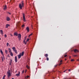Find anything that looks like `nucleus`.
Masks as SVG:
<instances>
[{
  "instance_id": "f257e3e1",
  "label": "nucleus",
  "mask_w": 79,
  "mask_h": 79,
  "mask_svg": "<svg viewBox=\"0 0 79 79\" xmlns=\"http://www.w3.org/2000/svg\"><path fill=\"white\" fill-rule=\"evenodd\" d=\"M24 52H23L22 53H20L19 55H17V56L18 59H20L21 56H23L24 55Z\"/></svg>"
},
{
  "instance_id": "f03ea898",
  "label": "nucleus",
  "mask_w": 79,
  "mask_h": 79,
  "mask_svg": "<svg viewBox=\"0 0 79 79\" xmlns=\"http://www.w3.org/2000/svg\"><path fill=\"white\" fill-rule=\"evenodd\" d=\"M24 6V2H23V1H22V4H20L19 5V7L20 9H22V8Z\"/></svg>"
},
{
  "instance_id": "7ed1b4c3",
  "label": "nucleus",
  "mask_w": 79,
  "mask_h": 79,
  "mask_svg": "<svg viewBox=\"0 0 79 79\" xmlns=\"http://www.w3.org/2000/svg\"><path fill=\"white\" fill-rule=\"evenodd\" d=\"M7 73L8 74V77H10L11 76V72H10V70H9L7 72Z\"/></svg>"
},
{
  "instance_id": "20e7f679",
  "label": "nucleus",
  "mask_w": 79,
  "mask_h": 79,
  "mask_svg": "<svg viewBox=\"0 0 79 79\" xmlns=\"http://www.w3.org/2000/svg\"><path fill=\"white\" fill-rule=\"evenodd\" d=\"M12 49L13 50V51H14V52H15V53H16V54H17V51L16 50V48H15V47H13L12 48Z\"/></svg>"
},
{
  "instance_id": "39448f33",
  "label": "nucleus",
  "mask_w": 79,
  "mask_h": 79,
  "mask_svg": "<svg viewBox=\"0 0 79 79\" xmlns=\"http://www.w3.org/2000/svg\"><path fill=\"white\" fill-rule=\"evenodd\" d=\"M18 38H19V40H21V35L20 34H18Z\"/></svg>"
},
{
  "instance_id": "423d86ee",
  "label": "nucleus",
  "mask_w": 79,
  "mask_h": 79,
  "mask_svg": "<svg viewBox=\"0 0 79 79\" xmlns=\"http://www.w3.org/2000/svg\"><path fill=\"white\" fill-rule=\"evenodd\" d=\"M23 21L24 22H26V19H25V15H24V14H23Z\"/></svg>"
},
{
  "instance_id": "0eeeda50",
  "label": "nucleus",
  "mask_w": 79,
  "mask_h": 79,
  "mask_svg": "<svg viewBox=\"0 0 79 79\" xmlns=\"http://www.w3.org/2000/svg\"><path fill=\"white\" fill-rule=\"evenodd\" d=\"M15 63H17L18 62V59H17V56H15Z\"/></svg>"
},
{
  "instance_id": "6e6552de",
  "label": "nucleus",
  "mask_w": 79,
  "mask_h": 79,
  "mask_svg": "<svg viewBox=\"0 0 79 79\" xmlns=\"http://www.w3.org/2000/svg\"><path fill=\"white\" fill-rule=\"evenodd\" d=\"M16 76H17V77H18L20 76V72H19V73L16 74L15 75Z\"/></svg>"
},
{
  "instance_id": "1a4fd4ad",
  "label": "nucleus",
  "mask_w": 79,
  "mask_h": 79,
  "mask_svg": "<svg viewBox=\"0 0 79 79\" xmlns=\"http://www.w3.org/2000/svg\"><path fill=\"white\" fill-rule=\"evenodd\" d=\"M0 52L1 53L2 55L3 56L4 54H3V51H2V49H0Z\"/></svg>"
},
{
  "instance_id": "9d476101",
  "label": "nucleus",
  "mask_w": 79,
  "mask_h": 79,
  "mask_svg": "<svg viewBox=\"0 0 79 79\" xmlns=\"http://www.w3.org/2000/svg\"><path fill=\"white\" fill-rule=\"evenodd\" d=\"M0 33L2 35H3V31L2 30H0Z\"/></svg>"
},
{
  "instance_id": "9b49d317",
  "label": "nucleus",
  "mask_w": 79,
  "mask_h": 79,
  "mask_svg": "<svg viewBox=\"0 0 79 79\" xmlns=\"http://www.w3.org/2000/svg\"><path fill=\"white\" fill-rule=\"evenodd\" d=\"M6 20L7 21H9L10 20V18L9 17H6Z\"/></svg>"
},
{
  "instance_id": "f8f14e48",
  "label": "nucleus",
  "mask_w": 79,
  "mask_h": 79,
  "mask_svg": "<svg viewBox=\"0 0 79 79\" xmlns=\"http://www.w3.org/2000/svg\"><path fill=\"white\" fill-rule=\"evenodd\" d=\"M74 51L75 53H77V52H79V51H78L77 49H75L74 50Z\"/></svg>"
},
{
  "instance_id": "ddd939ff",
  "label": "nucleus",
  "mask_w": 79,
  "mask_h": 79,
  "mask_svg": "<svg viewBox=\"0 0 79 79\" xmlns=\"http://www.w3.org/2000/svg\"><path fill=\"white\" fill-rule=\"evenodd\" d=\"M2 61H3V60H5V57H4V55L3 57H2Z\"/></svg>"
},
{
  "instance_id": "4468645a",
  "label": "nucleus",
  "mask_w": 79,
  "mask_h": 79,
  "mask_svg": "<svg viewBox=\"0 0 79 79\" xmlns=\"http://www.w3.org/2000/svg\"><path fill=\"white\" fill-rule=\"evenodd\" d=\"M26 30H27V32H29V28L28 27H27Z\"/></svg>"
},
{
  "instance_id": "2eb2a0df",
  "label": "nucleus",
  "mask_w": 79,
  "mask_h": 79,
  "mask_svg": "<svg viewBox=\"0 0 79 79\" xmlns=\"http://www.w3.org/2000/svg\"><path fill=\"white\" fill-rule=\"evenodd\" d=\"M8 52L9 53H11V49L10 48H9L8 49Z\"/></svg>"
},
{
  "instance_id": "dca6fc26",
  "label": "nucleus",
  "mask_w": 79,
  "mask_h": 79,
  "mask_svg": "<svg viewBox=\"0 0 79 79\" xmlns=\"http://www.w3.org/2000/svg\"><path fill=\"white\" fill-rule=\"evenodd\" d=\"M10 26V24H7L6 26V28H8V27Z\"/></svg>"
},
{
  "instance_id": "f3484780",
  "label": "nucleus",
  "mask_w": 79,
  "mask_h": 79,
  "mask_svg": "<svg viewBox=\"0 0 79 79\" xmlns=\"http://www.w3.org/2000/svg\"><path fill=\"white\" fill-rule=\"evenodd\" d=\"M10 56H13V52H10Z\"/></svg>"
},
{
  "instance_id": "a211bd4d",
  "label": "nucleus",
  "mask_w": 79,
  "mask_h": 79,
  "mask_svg": "<svg viewBox=\"0 0 79 79\" xmlns=\"http://www.w3.org/2000/svg\"><path fill=\"white\" fill-rule=\"evenodd\" d=\"M6 6L5 5V6L4 7V8H3V10H6Z\"/></svg>"
},
{
  "instance_id": "6ab92c4d",
  "label": "nucleus",
  "mask_w": 79,
  "mask_h": 79,
  "mask_svg": "<svg viewBox=\"0 0 79 79\" xmlns=\"http://www.w3.org/2000/svg\"><path fill=\"white\" fill-rule=\"evenodd\" d=\"M14 35H16V36H18V33H15L14 34Z\"/></svg>"
},
{
  "instance_id": "aec40b11",
  "label": "nucleus",
  "mask_w": 79,
  "mask_h": 79,
  "mask_svg": "<svg viewBox=\"0 0 79 79\" xmlns=\"http://www.w3.org/2000/svg\"><path fill=\"white\" fill-rule=\"evenodd\" d=\"M5 53L6 54H8V51L7 50H5Z\"/></svg>"
},
{
  "instance_id": "412c9836",
  "label": "nucleus",
  "mask_w": 79,
  "mask_h": 79,
  "mask_svg": "<svg viewBox=\"0 0 79 79\" xmlns=\"http://www.w3.org/2000/svg\"><path fill=\"white\" fill-rule=\"evenodd\" d=\"M28 77H29V76H27V77H25V79H27V78H28Z\"/></svg>"
},
{
  "instance_id": "4be33fe9",
  "label": "nucleus",
  "mask_w": 79,
  "mask_h": 79,
  "mask_svg": "<svg viewBox=\"0 0 79 79\" xmlns=\"http://www.w3.org/2000/svg\"><path fill=\"white\" fill-rule=\"evenodd\" d=\"M5 76H6V75H4V76L2 77V79H5Z\"/></svg>"
},
{
  "instance_id": "5701e85b",
  "label": "nucleus",
  "mask_w": 79,
  "mask_h": 79,
  "mask_svg": "<svg viewBox=\"0 0 79 79\" xmlns=\"http://www.w3.org/2000/svg\"><path fill=\"white\" fill-rule=\"evenodd\" d=\"M45 56L46 57H47V56H48V54H46L45 55Z\"/></svg>"
},
{
  "instance_id": "b1692460",
  "label": "nucleus",
  "mask_w": 79,
  "mask_h": 79,
  "mask_svg": "<svg viewBox=\"0 0 79 79\" xmlns=\"http://www.w3.org/2000/svg\"><path fill=\"white\" fill-rule=\"evenodd\" d=\"M26 67L27 68V69H29V66H28V65H27L26 66Z\"/></svg>"
},
{
  "instance_id": "393cba45",
  "label": "nucleus",
  "mask_w": 79,
  "mask_h": 79,
  "mask_svg": "<svg viewBox=\"0 0 79 79\" xmlns=\"http://www.w3.org/2000/svg\"><path fill=\"white\" fill-rule=\"evenodd\" d=\"M32 35V33H31L29 35V37H30V36H31V35Z\"/></svg>"
},
{
  "instance_id": "a878e982",
  "label": "nucleus",
  "mask_w": 79,
  "mask_h": 79,
  "mask_svg": "<svg viewBox=\"0 0 79 79\" xmlns=\"http://www.w3.org/2000/svg\"><path fill=\"white\" fill-rule=\"evenodd\" d=\"M24 26H25V25H23L22 26V28H23V27H24Z\"/></svg>"
},
{
  "instance_id": "bb28decb",
  "label": "nucleus",
  "mask_w": 79,
  "mask_h": 79,
  "mask_svg": "<svg viewBox=\"0 0 79 79\" xmlns=\"http://www.w3.org/2000/svg\"><path fill=\"white\" fill-rule=\"evenodd\" d=\"M9 45V43H7L6 44V45L7 47H8Z\"/></svg>"
},
{
  "instance_id": "cd10ccee",
  "label": "nucleus",
  "mask_w": 79,
  "mask_h": 79,
  "mask_svg": "<svg viewBox=\"0 0 79 79\" xmlns=\"http://www.w3.org/2000/svg\"><path fill=\"white\" fill-rule=\"evenodd\" d=\"M29 38H28L27 40V42H28L29 41Z\"/></svg>"
},
{
  "instance_id": "c85d7f7f",
  "label": "nucleus",
  "mask_w": 79,
  "mask_h": 79,
  "mask_svg": "<svg viewBox=\"0 0 79 79\" xmlns=\"http://www.w3.org/2000/svg\"><path fill=\"white\" fill-rule=\"evenodd\" d=\"M61 64H62V63L60 62V63L59 64V66H60V65H61Z\"/></svg>"
},
{
  "instance_id": "c756f323",
  "label": "nucleus",
  "mask_w": 79,
  "mask_h": 79,
  "mask_svg": "<svg viewBox=\"0 0 79 79\" xmlns=\"http://www.w3.org/2000/svg\"><path fill=\"white\" fill-rule=\"evenodd\" d=\"M74 61V59H72L71 60V61Z\"/></svg>"
},
{
  "instance_id": "7c9ffc66",
  "label": "nucleus",
  "mask_w": 79,
  "mask_h": 79,
  "mask_svg": "<svg viewBox=\"0 0 79 79\" xmlns=\"http://www.w3.org/2000/svg\"><path fill=\"white\" fill-rule=\"evenodd\" d=\"M49 59H48V57H47V61H48Z\"/></svg>"
},
{
  "instance_id": "2f4dec72",
  "label": "nucleus",
  "mask_w": 79,
  "mask_h": 79,
  "mask_svg": "<svg viewBox=\"0 0 79 79\" xmlns=\"http://www.w3.org/2000/svg\"><path fill=\"white\" fill-rule=\"evenodd\" d=\"M5 37H7V36L5 34Z\"/></svg>"
},
{
  "instance_id": "473e14b6",
  "label": "nucleus",
  "mask_w": 79,
  "mask_h": 79,
  "mask_svg": "<svg viewBox=\"0 0 79 79\" xmlns=\"http://www.w3.org/2000/svg\"><path fill=\"white\" fill-rule=\"evenodd\" d=\"M24 43L25 44H26V42H25V41H24Z\"/></svg>"
},
{
  "instance_id": "72a5a7b5",
  "label": "nucleus",
  "mask_w": 79,
  "mask_h": 79,
  "mask_svg": "<svg viewBox=\"0 0 79 79\" xmlns=\"http://www.w3.org/2000/svg\"><path fill=\"white\" fill-rule=\"evenodd\" d=\"M73 56H77V55H74Z\"/></svg>"
},
{
  "instance_id": "f704fd0d",
  "label": "nucleus",
  "mask_w": 79,
  "mask_h": 79,
  "mask_svg": "<svg viewBox=\"0 0 79 79\" xmlns=\"http://www.w3.org/2000/svg\"><path fill=\"white\" fill-rule=\"evenodd\" d=\"M67 56V55H65L64 56L65 57H66V56Z\"/></svg>"
},
{
  "instance_id": "c9c22d12",
  "label": "nucleus",
  "mask_w": 79,
  "mask_h": 79,
  "mask_svg": "<svg viewBox=\"0 0 79 79\" xmlns=\"http://www.w3.org/2000/svg\"><path fill=\"white\" fill-rule=\"evenodd\" d=\"M24 70H23V72H22V73L23 74V73H24Z\"/></svg>"
},
{
  "instance_id": "e433bc0d",
  "label": "nucleus",
  "mask_w": 79,
  "mask_h": 79,
  "mask_svg": "<svg viewBox=\"0 0 79 79\" xmlns=\"http://www.w3.org/2000/svg\"><path fill=\"white\" fill-rule=\"evenodd\" d=\"M71 69H69V71H71Z\"/></svg>"
},
{
  "instance_id": "4c0bfd02",
  "label": "nucleus",
  "mask_w": 79,
  "mask_h": 79,
  "mask_svg": "<svg viewBox=\"0 0 79 79\" xmlns=\"http://www.w3.org/2000/svg\"><path fill=\"white\" fill-rule=\"evenodd\" d=\"M27 72V70H26L25 71V73H26Z\"/></svg>"
},
{
  "instance_id": "58836bf2",
  "label": "nucleus",
  "mask_w": 79,
  "mask_h": 79,
  "mask_svg": "<svg viewBox=\"0 0 79 79\" xmlns=\"http://www.w3.org/2000/svg\"><path fill=\"white\" fill-rule=\"evenodd\" d=\"M62 61H63L62 60H61L60 61V63H61V62H62Z\"/></svg>"
},
{
  "instance_id": "ea45409f",
  "label": "nucleus",
  "mask_w": 79,
  "mask_h": 79,
  "mask_svg": "<svg viewBox=\"0 0 79 79\" xmlns=\"http://www.w3.org/2000/svg\"><path fill=\"white\" fill-rule=\"evenodd\" d=\"M77 61H79V59H77Z\"/></svg>"
},
{
  "instance_id": "a19ab883",
  "label": "nucleus",
  "mask_w": 79,
  "mask_h": 79,
  "mask_svg": "<svg viewBox=\"0 0 79 79\" xmlns=\"http://www.w3.org/2000/svg\"><path fill=\"white\" fill-rule=\"evenodd\" d=\"M65 71H68V69L66 70H65Z\"/></svg>"
},
{
  "instance_id": "79ce46f5",
  "label": "nucleus",
  "mask_w": 79,
  "mask_h": 79,
  "mask_svg": "<svg viewBox=\"0 0 79 79\" xmlns=\"http://www.w3.org/2000/svg\"><path fill=\"white\" fill-rule=\"evenodd\" d=\"M66 71V70H65L64 71V72H65Z\"/></svg>"
},
{
  "instance_id": "37998d69",
  "label": "nucleus",
  "mask_w": 79,
  "mask_h": 79,
  "mask_svg": "<svg viewBox=\"0 0 79 79\" xmlns=\"http://www.w3.org/2000/svg\"><path fill=\"white\" fill-rule=\"evenodd\" d=\"M11 79H14V78H12Z\"/></svg>"
},
{
  "instance_id": "c03bdc74",
  "label": "nucleus",
  "mask_w": 79,
  "mask_h": 79,
  "mask_svg": "<svg viewBox=\"0 0 79 79\" xmlns=\"http://www.w3.org/2000/svg\"><path fill=\"white\" fill-rule=\"evenodd\" d=\"M57 66V65H55V66Z\"/></svg>"
},
{
  "instance_id": "a18cd8bd",
  "label": "nucleus",
  "mask_w": 79,
  "mask_h": 79,
  "mask_svg": "<svg viewBox=\"0 0 79 79\" xmlns=\"http://www.w3.org/2000/svg\"><path fill=\"white\" fill-rule=\"evenodd\" d=\"M69 58H71V56H70Z\"/></svg>"
},
{
  "instance_id": "49530a36",
  "label": "nucleus",
  "mask_w": 79,
  "mask_h": 79,
  "mask_svg": "<svg viewBox=\"0 0 79 79\" xmlns=\"http://www.w3.org/2000/svg\"><path fill=\"white\" fill-rule=\"evenodd\" d=\"M11 36H13V35H11Z\"/></svg>"
},
{
  "instance_id": "de8ad7c7",
  "label": "nucleus",
  "mask_w": 79,
  "mask_h": 79,
  "mask_svg": "<svg viewBox=\"0 0 79 79\" xmlns=\"http://www.w3.org/2000/svg\"><path fill=\"white\" fill-rule=\"evenodd\" d=\"M65 60H66V59H65Z\"/></svg>"
},
{
  "instance_id": "09e8293b",
  "label": "nucleus",
  "mask_w": 79,
  "mask_h": 79,
  "mask_svg": "<svg viewBox=\"0 0 79 79\" xmlns=\"http://www.w3.org/2000/svg\"><path fill=\"white\" fill-rule=\"evenodd\" d=\"M31 27H32V25H31Z\"/></svg>"
},
{
  "instance_id": "8fccbe9b",
  "label": "nucleus",
  "mask_w": 79,
  "mask_h": 79,
  "mask_svg": "<svg viewBox=\"0 0 79 79\" xmlns=\"http://www.w3.org/2000/svg\"><path fill=\"white\" fill-rule=\"evenodd\" d=\"M10 14V13H9Z\"/></svg>"
}]
</instances>
